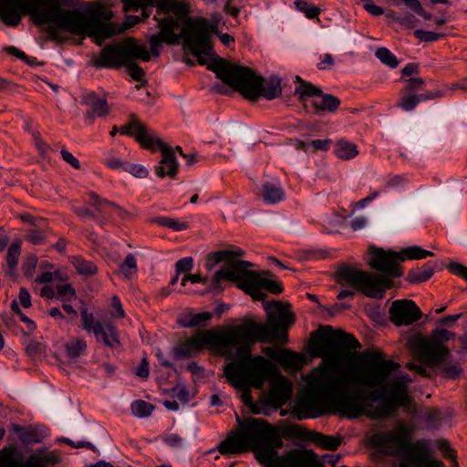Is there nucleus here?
<instances>
[{
  "label": "nucleus",
  "mask_w": 467,
  "mask_h": 467,
  "mask_svg": "<svg viewBox=\"0 0 467 467\" xmlns=\"http://www.w3.org/2000/svg\"><path fill=\"white\" fill-rule=\"evenodd\" d=\"M76 271L81 275H94L97 271V265L91 262L84 259L81 256H73L71 259Z\"/></svg>",
  "instance_id": "obj_37"
},
{
  "label": "nucleus",
  "mask_w": 467,
  "mask_h": 467,
  "mask_svg": "<svg viewBox=\"0 0 467 467\" xmlns=\"http://www.w3.org/2000/svg\"><path fill=\"white\" fill-rule=\"evenodd\" d=\"M272 435L275 443H272V455L262 463L264 467H325L318 459V455L312 450L304 448H293L285 451L281 455L278 450L284 446L283 436L300 437L302 429L297 425H289L283 428L273 425Z\"/></svg>",
  "instance_id": "obj_9"
},
{
  "label": "nucleus",
  "mask_w": 467,
  "mask_h": 467,
  "mask_svg": "<svg viewBox=\"0 0 467 467\" xmlns=\"http://www.w3.org/2000/svg\"><path fill=\"white\" fill-rule=\"evenodd\" d=\"M124 4V9L126 11H138L139 8L144 7V6H150L152 7L154 5V3L156 0H122Z\"/></svg>",
  "instance_id": "obj_51"
},
{
  "label": "nucleus",
  "mask_w": 467,
  "mask_h": 467,
  "mask_svg": "<svg viewBox=\"0 0 467 467\" xmlns=\"http://www.w3.org/2000/svg\"><path fill=\"white\" fill-rule=\"evenodd\" d=\"M410 346L418 360L428 365L440 364L449 355V348L445 345L435 342L430 336L413 337L410 340Z\"/></svg>",
  "instance_id": "obj_14"
},
{
  "label": "nucleus",
  "mask_w": 467,
  "mask_h": 467,
  "mask_svg": "<svg viewBox=\"0 0 467 467\" xmlns=\"http://www.w3.org/2000/svg\"><path fill=\"white\" fill-rule=\"evenodd\" d=\"M296 8L304 13L305 16L309 19L317 18L320 14V9L315 5H309L305 0H295Z\"/></svg>",
  "instance_id": "obj_44"
},
{
  "label": "nucleus",
  "mask_w": 467,
  "mask_h": 467,
  "mask_svg": "<svg viewBox=\"0 0 467 467\" xmlns=\"http://www.w3.org/2000/svg\"><path fill=\"white\" fill-rule=\"evenodd\" d=\"M222 16L213 12L210 20L204 17L187 18L182 26L183 33H189L190 42L194 47H209L208 40L212 41L213 34H218Z\"/></svg>",
  "instance_id": "obj_13"
},
{
  "label": "nucleus",
  "mask_w": 467,
  "mask_h": 467,
  "mask_svg": "<svg viewBox=\"0 0 467 467\" xmlns=\"http://www.w3.org/2000/svg\"><path fill=\"white\" fill-rule=\"evenodd\" d=\"M412 432L411 426L399 421L392 430L374 434L372 443L388 455L405 457L398 467H444L442 462L431 458L425 441L411 442Z\"/></svg>",
  "instance_id": "obj_7"
},
{
  "label": "nucleus",
  "mask_w": 467,
  "mask_h": 467,
  "mask_svg": "<svg viewBox=\"0 0 467 467\" xmlns=\"http://www.w3.org/2000/svg\"><path fill=\"white\" fill-rule=\"evenodd\" d=\"M400 254V256L402 259V263L405 260L423 259L428 256H433V254H434L432 252H431L429 250H425L418 245L405 247V248L401 249Z\"/></svg>",
  "instance_id": "obj_36"
},
{
  "label": "nucleus",
  "mask_w": 467,
  "mask_h": 467,
  "mask_svg": "<svg viewBox=\"0 0 467 467\" xmlns=\"http://www.w3.org/2000/svg\"><path fill=\"white\" fill-rule=\"evenodd\" d=\"M389 314L390 321L399 327L412 325L421 317L420 307L410 299L393 301Z\"/></svg>",
  "instance_id": "obj_16"
},
{
  "label": "nucleus",
  "mask_w": 467,
  "mask_h": 467,
  "mask_svg": "<svg viewBox=\"0 0 467 467\" xmlns=\"http://www.w3.org/2000/svg\"><path fill=\"white\" fill-rule=\"evenodd\" d=\"M430 337L435 342L444 345L445 342L454 339L456 334L437 325V327L431 330Z\"/></svg>",
  "instance_id": "obj_43"
},
{
  "label": "nucleus",
  "mask_w": 467,
  "mask_h": 467,
  "mask_svg": "<svg viewBox=\"0 0 467 467\" xmlns=\"http://www.w3.org/2000/svg\"><path fill=\"white\" fill-rule=\"evenodd\" d=\"M37 259L36 256L31 255L22 265V271L25 275L31 277L36 266Z\"/></svg>",
  "instance_id": "obj_61"
},
{
  "label": "nucleus",
  "mask_w": 467,
  "mask_h": 467,
  "mask_svg": "<svg viewBox=\"0 0 467 467\" xmlns=\"http://www.w3.org/2000/svg\"><path fill=\"white\" fill-rule=\"evenodd\" d=\"M360 348L358 339L341 329L334 330L330 326H323L316 332L310 349L313 356L325 357L338 349H356Z\"/></svg>",
  "instance_id": "obj_12"
},
{
  "label": "nucleus",
  "mask_w": 467,
  "mask_h": 467,
  "mask_svg": "<svg viewBox=\"0 0 467 467\" xmlns=\"http://www.w3.org/2000/svg\"><path fill=\"white\" fill-rule=\"evenodd\" d=\"M58 279L61 280V275L58 271L54 273L52 272H44L40 275H38L36 279V282L39 284H48L53 282L54 280Z\"/></svg>",
  "instance_id": "obj_62"
},
{
  "label": "nucleus",
  "mask_w": 467,
  "mask_h": 467,
  "mask_svg": "<svg viewBox=\"0 0 467 467\" xmlns=\"http://www.w3.org/2000/svg\"><path fill=\"white\" fill-rule=\"evenodd\" d=\"M72 0H0V19L8 26H16L21 12L28 14L36 25L54 23L74 35L109 36L111 26L103 25L105 9L100 4L89 3L80 9L65 10Z\"/></svg>",
  "instance_id": "obj_3"
},
{
  "label": "nucleus",
  "mask_w": 467,
  "mask_h": 467,
  "mask_svg": "<svg viewBox=\"0 0 467 467\" xmlns=\"http://www.w3.org/2000/svg\"><path fill=\"white\" fill-rule=\"evenodd\" d=\"M88 196L89 197V202L88 204L92 207H94V209L99 213H103V206L107 204L108 202V200L107 199H102L99 194H97L96 192H89L88 193Z\"/></svg>",
  "instance_id": "obj_54"
},
{
  "label": "nucleus",
  "mask_w": 467,
  "mask_h": 467,
  "mask_svg": "<svg viewBox=\"0 0 467 467\" xmlns=\"http://www.w3.org/2000/svg\"><path fill=\"white\" fill-rule=\"evenodd\" d=\"M171 13H173L175 15V20H177L178 22L180 20H183L184 23L185 20L189 18L187 16L189 14V6L184 1L173 0Z\"/></svg>",
  "instance_id": "obj_47"
},
{
  "label": "nucleus",
  "mask_w": 467,
  "mask_h": 467,
  "mask_svg": "<svg viewBox=\"0 0 467 467\" xmlns=\"http://www.w3.org/2000/svg\"><path fill=\"white\" fill-rule=\"evenodd\" d=\"M93 335L97 342L102 343L109 348L120 346L119 332L111 322L98 324Z\"/></svg>",
  "instance_id": "obj_22"
},
{
  "label": "nucleus",
  "mask_w": 467,
  "mask_h": 467,
  "mask_svg": "<svg viewBox=\"0 0 467 467\" xmlns=\"http://www.w3.org/2000/svg\"><path fill=\"white\" fill-rule=\"evenodd\" d=\"M20 253H21V243L19 241L14 242L8 246L5 261H6L8 269H9V271H8L9 275H12L15 272V270L16 269Z\"/></svg>",
  "instance_id": "obj_38"
},
{
  "label": "nucleus",
  "mask_w": 467,
  "mask_h": 467,
  "mask_svg": "<svg viewBox=\"0 0 467 467\" xmlns=\"http://www.w3.org/2000/svg\"><path fill=\"white\" fill-rule=\"evenodd\" d=\"M172 396L177 398L182 403L189 401V390L184 384L178 383L171 389Z\"/></svg>",
  "instance_id": "obj_56"
},
{
  "label": "nucleus",
  "mask_w": 467,
  "mask_h": 467,
  "mask_svg": "<svg viewBox=\"0 0 467 467\" xmlns=\"http://www.w3.org/2000/svg\"><path fill=\"white\" fill-rule=\"evenodd\" d=\"M182 39H183V47L184 49L189 51L194 57H197L198 63L200 65H205L206 59L204 57H212L213 54V44L211 40H208L209 47H194L193 44L190 42V35L189 33L182 32Z\"/></svg>",
  "instance_id": "obj_30"
},
{
  "label": "nucleus",
  "mask_w": 467,
  "mask_h": 467,
  "mask_svg": "<svg viewBox=\"0 0 467 467\" xmlns=\"http://www.w3.org/2000/svg\"><path fill=\"white\" fill-rule=\"evenodd\" d=\"M292 395V384L284 376L279 375L273 379L270 384L268 400L274 407H281L285 404Z\"/></svg>",
  "instance_id": "obj_19"
},
{
  "label": "nucleus",
  "mask_w": 467,
  "mask_h": 467,
  "mask_svg": "<svg viewBox=\"0 0 467 467\" xmlns=\"http://www.w3.org/2000/svg\"><path fill=\"white\" fill-rule=\"evenodd\" d=\"M420 103L418 95L412 94L402 97L397 103V106L405 111L413 110Z\"/></svg>",
  "instance_id": "obj_48"
},
{
  "label": "nucleus",
  "mask_w": 467,
  "mask_h": 467,
  "mask_svg": "<svg viewBox=\"0 0 467 467\" xmlns=\"http://www.w3.org/2000/svg\"><path fill=\"white\" fill-rule=\"evenodd\" d=\"M193 267V259L192 257H183L178 260L175 264L176 272L178 275L182 273H188Z\"/></svg>",
  "instance_id": "obj_60"
},
{
  "label": "nucleus",
  "mask_w": 467,
  "mask_h": 467,
  "mask_svg": "<svg viewBox=\"0 0 467 467\" xmlns=\"http://www.w3.org/2000/svg\"><path fill=\"white\" fill-rule=\"evenodd\" d=\"M234 340V333L228 330L217 332L213 330H201L190 338L179 343L173 348L177 359L188 358L209 348L222 355L233 358L229 353V344Z\"/></svg>",
  "instance_id": "obj_11"
},
{
  "label": "nucleus",
  "mask_w": 467,
  "mask_h": 467,
  "mask_svg": "<svg viewBox=\"0 0 467 467\" xmlns=\"http://www.w3.org/2000/svg\"><path fill=\"white\" fill-rule=\"evenodd\" d=\"M81 104L90 108L85 118L92 123L96 117H106L109 113V107L105 98H100L96 92L88 91L82 95Z\"/></svg>",
  "instance_id": "obj_20"
},
{
  "label": "nucleus",
  "mask_w": 467,
  "mask_h": 467,
  "mask_svg": "<svg viewBox=\"0 0 467 467\" xmlns=\"http://www.w3.org/2000/svg\"><path fill=\"white\" fill-rule=\"evenodd\" d=\"M296 82L299 85L296 87L295 94L298 96V99L301 102L305 103L306 108V102L308 101L309 94L320 92V88L313 85L311 82L304 80L299 76L296 77Z\"/></svg>",
  "instance_id": "obj_31"
},
{
  "label": "nucleus",
  "mask_w": 467,
  "mask_h": 467,
  "mask_svg": "<svg viewBox=\"0 0 467 467\" xmlns=\"http://www.w3.org/2000/svg\"><path fill=\"white\" fill-rule=\"evenodd\" d=\"M0 467H26L22 455L14 445L0 450Z\"/></svg>",
  "instance_id": "obj_28"
},
{
  "label": "nucleus",
  "mask_w": 467,
  "mask_h": 467,
  "mask_svg": "<svg viewBox=\"0 0 467 467\" xmlns=\"http://www.w3.org/2000/svg\"><path fill=\"white\" fill-rule=\"evenodd\" d=\"M137 270V259L135 255L133 254H127L124 261L119 265V271L125 277L129 278L135 274Z\"/></svg>",
  "instance_id": "obj_45"
},
{
  "label": "nucleus",
  "mask_w": 467,
  "mask_h": 467,
  "mask_svg": "<svg viewBox=\"0 0 467 467\" xmlns=\"http://www.w3.org/2000/svg\"><path fill=\"white\" fill-rule=\"evenodd\" d=\"M436 266V262H428L421 267L410 269L407 275L406 281L410 284L426 282L433 275Z\"/></svg>",
  "instance_id": "obj_29"
},
{
  "label": "nucleus",
  "mask_w": 467,
  "mask_h": 467,
  "mask_svg": "<svg viewBox=\"0 0 467 467\" xmlns=\"http://www.w3.org/2000/svg\"><path fill=\"white\" fill-rule=\"evenodd\" d=\"M261 197L265 202L275 204L285 199V191L278 181L266 182L262 186Z\"/></svg>",
  "instance_id": "obj_26"
},
{
  "label": "nucleus",
  "mask_w": 467,
  "mask_h": 467,
  "mask_svg": "<svg viewBox=\"0 0 467 467\" xmlns=\"http://www.w3.org/2000/svg\"><path fill=\"white\" fill-rule=\"evenodd\" d=\"M376 57L390 68H396L400 65V61L396 56L387 47H379L375 52Z\"/></svg>",
  "instance_id": "obj_40"
},
{
  "label": "nucleus",
  "mask_w": 467,
  "mask_h": 467,
  "mask_svg": "<svg viewBox=\"0 0 467 467\" xmlns=\"http://www.w3.org/2000/svg\"><path fill=\"white\" fill-rule=\"evenodd\" d=\"M311 440L321 448L329 451L337 450L341 443L339 437L325 435L317 431L311 433Z\"/></svg>",
  "instance_id": "obj_32"
},
{
  "label": "nucleus",
  "mask_w": 467,
  "mask_h": 467,
  "mask_svg": "<svg viewBox=\"0 0 467 467\" xmlns=\"http://www.w3.org/2000/svg\"><path fill=\"white\" fill-rule=\"evenodd\" d=\"M127 63L124 47L120 42L104 47L93 64L97 68H119Z\"/></svg>",
  "instance_id": "obj_17"
},
{
  "label": "nucleus",
  "mask_w": 467,
  "mask_h": 467,
  "mask_svg": "<svg viewBox=\"0 0 467 467\" xmlns=\"http://www.w3.org/2000/svg\"><path fill=\"white\" fill-rule=\"evenodd\" d=\"M264 307L266 312L265 323L250 320L228 329V333H234V337L229 348L236 347V357L224 366L223 372L234 388L253 386L261 389L275 370L270 360L260 355H252L253 344H285L288 341L287 330L295 323V315L288 309L290 305L284 306L274 300L266 302Z\"/></svg>",
  "instance_id": "obj_2"
},
{
  "label": "nucleus",
  "mask_w": 467,
  "mask_h": 467,
  "mask_svg": "<svg viewBox=\"0 0 467 467\" xmlns=\"http://www.w3.org/2000/svg\"><path fill=\"white\" fill-rule=\"evenodd\" d=\"M448 269L451 273H452L455 275H458L467 281V266L460 264V263H451L448 265Z\"/></svg>",
  "instance_id": "obj_63"
},
{
  "label": "nucleus",
  "mask_w": 467,
  "mask_h": 467,
  "mask_svg": "<svg viewBox=\"0 0 467 467\" xmlns=\"http://www.w3.org/2000/svg\"><path fill=\"white\" fill-rule=\"evenodd\" d=\"M56 290L57 298L60 300L69 301L76 296L75 289L69 284L57 285Z\"/></svg>",
  "instance_id": "obj_49"
},
{
  "label": "nucleus",
  "mask_w": 467,
  "mask_h": 467,
  "mask_svg": "<svg viewBox=\"0 0 467 467\" xmlns=\"http://www.w3.org/2000/svg\"><path fill=\"white\" fill-rule=\"evenodd\" d=\"M367 265L377 273L341 264L335 275L341 286L352 287L366 297L382 299L387 290L394 285L392 278L403 275L400 252L385 250L373 244L368 246Z\"/></svg>",
  "instance_id": "obj_4"
},
{
  "label": "nucleus",
  "mask_w": 467,
  "mask_h": 467,
  "mask_svg": "<svg viewBox=\"0 0 467 467\" xmlns=\"http://www.w3.org/2000/svg\"><path fill=\"white\" fill-rule=\"evenodd\" d=\"M463 316L462 313L443 317L437 320L436 324L443 328H452L456 322Z\"/></svg>",
  "instance_id": "obj_57"
},
{
  "label": "nucleus",
  "mask_w": 467,
  "mask_h": 467,
  "mask_svg": "<svg viewBox=\"0 0 467 467\" xmlns=\"http://www.w3.org/2000/svg\"><path fill=\"white\" fill-rule=\"evenodd\" d=\"M244 254L245 252L237 246H231L228 249L209 254L206 261V268L208 270H211L218 263H225L214 274L211 290L220 289L222 281L229 280L234 282L238 288L256 300L264 299L265 294L262 292L263 289L274 295L282 293L283 286L279 282L265 277L274 276L270 271L257 272L249 270L248 268L254 265L251 262L237 259Z\"/></svg>",
  "instance_id": "obj_5"
},
{
  "label": "nucleus",
  "mask_w": 467,
  "mask_h": 467,
  "mask_svg": "<svg viewBox=\"0 0 467 467\" xmlns=\"http://www.w3.org/2000/svg\"><path fill=\"white\" fill-rule=\"evenodd\" d=\"M80 316L83 329L88 333H94V330L97 329V325L102 324L100 321L96 320L93 313L89 312L87 307L81 308Z\"/></svg>",
  "instance_id": "obj_41"
},
{
  "label": "nucleus",
  "mask_w": 467,
  "mask_h": 467,
  "mask_svg": "<svg viewBox=\"0 0 467 467\" xmlns=\"http://www.w3.org/2000/svg\"><path fill=\"white\" fill-rule=\"evenodd\" d=\"M124 170L138 178H145L149 174L148 170L140 164H127Z\"/></svg>",
  "instance_id": "obj_58"
},
{
  "label": "nucleus",
  "mask_w": 467,
  "mask_h": 467,
  "mask_svg": "<svg viewBox=\"0 0 467 467\" xmlns=\"http://www.w3.org/2000/svg\"><path fill=\"white\" fill-rule=\"evenodd\" d=\"M111 306L113 311L111 312L112 317L123 318L125 317V311L122 307L120 299L117 296H113L111 298Z\"/></svg>",
  "instance_id": "obj_64"
},
{
  "label": "nucleus",
  "mask_w": 467,
  "mask_h": 467,
  "mask_svg": "<svg viewBox=\"0 0 467 467\" xmlns=\"http://www.w3.org/2000/svg\"><path fill=\"white\" fill-rule=\"evenodd\" d=\"M130 408L133 415L140 418L150 416L154 410L152 404L141 400L133 401Z\"/></svg>",
  "instance_id": "obj_42"
},
{
  "label": "nucleus",
  "mask_w": 467,
  "mask_h": 467,
  "mask_svg": "<svg viewBox=\"0 0 467 467\" xmlns=\"http://www.w3.org/2000/svg\"><path fill=\"white\" fill-rule=\"evenodd\" d=\"M127 62H133L135 59L149 61L150 54L144 44H139L134 38H126L122 41Z\"/></svg>",
  "instance_id": "obj_24"
},
{
  "label": "nucleus",
  "mask_w": 467,
  "mask_h": 467,
  "mask_svg": "<svg viewBox=\"0 0 467 467\" xmlns=\"http://www.w3.org/2000/svg\"><path fill=\"white\" fill-rule=\"evenodd\" d=\"M65 349L67 356L70 359H77L86 353L87 342L84 338H72L71 340L66 343Z\"/></svg>",
  "instance_id": "obj_34"
},
{
  "label": "nucleus",
  "mask_w": 467,
  "mask_h": 467,
  "mask_svg": "<svg viewBox=\"0 0 467 467\" xmlns=\"http://www.w3.org/2000/svg\"><path fill=\"white\" fill-rule=\"evenodd\" d=\"M126 67L129 75L136 81L146 82L144 70L134 62H128Z\"/></svg>",
  "instance_id": "obj_50"
},
{
  "label": "nucleus",
  "mask_w": 467,
  "mask_h": 467,
  "mask_svg": "<svg viewBox=\"0 0 467 467\" xmlns=\"http://www.w3.org/2000/svg\"><path fill=\"white\" fill-rule=\"evenodd\" d=\"M61 462V457L56 451L40 448L30 454L26 461V467H51Z\"/></svg>",
  "instance_id": "obj_23"
},
{
  "label": "nucleus",
  "mask_w": 467,
  "mask_h": 467,
  "mask_svg": "<svg viewBox=\"0 0 467 467\" xmlns=\"http://www.w3.org/2000/svg\"><path fill=\"white\" fill-rule=\"evenodd\" d=\"M108 18L109 17L107 16V14L105 13V17L100 19V23L103 24V25H109V26H111V30L110 31H112V34L110 36H105V37H102V36L100 37L99 36H91L90 37H94L95 41H96V43L98 45H101V43L105 39L112 37L113 36H115L117 34H120V33L124 32L125 30L134 26L140 20L138 16H126V18L124 19L122 24L119 26V25H117L115 23H112V22H105V21H103L104 19H108Z\"/></svg>",
  "instance_id": "obj_27"
},
{
  "label": "nucleus",
  "mask_w": 467,
  "mask_h": 467,
  "mask_svg": "<svg viewBox=\"0 0 467 467\" xmlns=\"http://www.w3.org/2000/svg\"><path fill=\"white\" fill-rule=\"evenodd\" d=\"M11 309L13 312L19 317L20 320L26 324L27 328L30 332L34 331L36 327V323L31 320L29 317H27L19 308L18 304L16 301H13L11 303Z\"/></svg>",
  "instance_id": "obj_55"
},
{
  "label": "nucleus",
  "mask_w": 467,
  "mask_h": 467,
  "mask_svg": "<svg viewBox=\"0 0 467 467\" xmlns=\"http://www.w3.org/2000/svg\"><path fill=\"white\" fill-rule=\"evenodd\" d=\"M400 367L379 351L366 350L347 368H339L334 361L315 368L306 379V391L317 400H335L338 411L348 419L362 415L385 419L411 403L410 376L389 379Z\"/></svg>",
  "instance_id": "obj_1"
},
{
  "label": "nucleus",
  "mask_w": 467,
  "mask_h": 467,
  "mask_svg": "<svg viewBox=\"0 0 467 467\" xmlns=\"http://www.w3.org/2000/svg\"><path fill=\"white\" fill-rule=\"evenodd\" d=\"M150 222L160 226L171 229L175 232H181L186 230L189 227L188 222L180 221L179 219L166 216L153 217L150 219Z\"/></svg>",
  "instance_id": "obj_33"
},
{
  "label": "nucleus",
  "mask_w": 467,
  "mask_h": 467,
  "mask_svg": "<svg viewBox=\"0 0 467 467\" xmlns=\"http://www.w3.org/2000/svg\"><path fill=\"white\" fill-rule=\"evenodd\" d=\"M207 68L214 72L224 84L252 101L257 100L260 97L270 100L281 95L282 88L278 78H270L264 86V78L257 76L248 67L234 64L224 58L215 57L207 65Z\"/></svg>",
  "instance_id": "obj_6"
},
{
  "label": "nucleus",
  "mask_w": 467,
  "mask_h": 467,
  "mask_svg": "<svg viewBox=\"0 0 467 467\" xmlns=\"http://www.w3.org/2000/svg\"><path fill=\"white\" fill-rule=\"evenodd\" d=\"M252 386H247L246 388H235L238 390L242 391L241 394V400L247 406H249L252 409V411L254 413H259V410H256L254 407V404L253 402V398L251 395L250 388Z\"/></svg>",
  "instance_id": "obj_59"
},
{
  "label": "nucleus",
  "mask_w": 467,
  "mask_h": 467,
  "mask_svg": "<svg viewBox=\"0 0 467 467\" xmlns=\"http://www.w3.org/2000/svg\"><path fill=\"white\" fill-rule=\"evenodd\" d=\"M271 359L276 361L287 371H297L306 364V358L303 354L288 349H279L266 347L263 349Z\"/></svg>",
  "instance_id": "obj_18"
},
{
  "label": "nucleus",
  "mask_w": 467,
  "mask_h": 467,
  "mask_svg": "<svg viewBox=\"0 0 467 467\" xmlns=\"http://www.w3.org/2000/svg\"><path fill=\"white\" fill-rule=\"evenodd\" d=\"M335 154L341 160H350L358 154L357 146L347 140H339L335 147Z\"/></svg>",
  "instance_id": "obj_35"
},
{
  "label": "nucleus",
  "mask_w": 467,
  "mask_h": 467,
  "mask_svg": "<svg viewBox=\"0 0 467 467\" xmlns=\"http://www.w3.org/2000/svg\"><path fill=\"white\" fill-rule=\"evenodd\" d=\"M441 375L445 379H456L462 374V368L457 362L445 363L441 367Z\"/></svg>",
  "instance_id": "obj_46"
},
{
  "label": "nucleus",
  "mask_w": 467,
  "mask_h": 467,
  "mask_svg": "<svg viewBox=\"0 0 467 467\" xmlns=\"http://www.w3.org/2000/svg\"><path fill=\"white\" fill-rule=\"evenodd\" d=\"M309 103L312 107L311 112L315 115H322L324 112L333 113L337 111L340 105V99L331 94H327L322 91L315 94H309Z\"/></svg>",
  "instance_id": "obj_21"
},
{
  "label": "nucleus",
  "mask_w": 467,
  "mask_h": 467,
  "mask_svg": "<svg viewBox=\"0 0 467 467\" xmlns=\"http://www.w3.org/2000/svg\"><path fill=\"white\" fill-rule=\"evenodd\" d=\"M272 428L273 425L262 418H249L242 423L239 432L221 441L217 450L223 455L251 451L262 464L272 455L269 445L275 443Z\"/></svg>",
  "instance_id": "obj_8"
},
{
  "label": "nucleus",
  "mask_w": 467,
  "mask_h": 467,
  "mask_svg": "<svg viewBox=\"0 0 467 467\" xmlns=\"http://www.w3.org/2000/svg\"><path fill=\"white\" fill-rule=\"evenodd\" d=\"M395 22L406 28H413L419 24V19L413 14L404 13L395 17Z\"/></svg>",
  "instance_id": "obj_53"
},
{
  "label": "nucleus",
  "mask_w": 467,
  "mask_h": 467,
  "mask_svg": "<svg viewBox=\"0 0 467 467\" xmlns=\"http://www.w3.org/2000/svg\"><path fill=\"white\" fill-rule=\"evenodd\" d=\"M212 318L210 312H202L198 314H190L183 319L180 320V326L182 327H193L196 326L205 325Z\"/></svg>",
  "instance_id": "obj_39"
},
{
  "label": "nucleus",
  "mask_w": 467,
  "mask_h": 467,
  "mask_svg": "<svg viewBox=\"0 0 467 467\" xmlns=\"http://www.w3.org/2000/svg\"><path fill=\"white\" fill-rule=\"evenodd\" d=\"M12 429L23 443H40L47 436V431L42 427H22L13 424Z\"/></svg>",
  "instance_id": "obj_25"
},
{
  "label": "nucleus",
  "mask_w": 467,
  "mask_h": 467,
  "mask_svg": "<svg viewBox=\"0 0 467 467\" xmlns=\"http://www.w3.org/2000/svg\"><path fill=\"white\" fill-rule=\"evenodd\" d=\"M414 36L416 38L422 42H434L443 37V34L437 33L433 31H426L422 29H417L414 31Z\"/></svg>",
  "instance_id": "obj_52"
},
{
  "label": "nucleus",
  "mask_w": 467,
  "mask_h": 467,
  "mask_svg": "<svg viewBox=\"0 0 467 467\" xmlns=\"http://www.w3.org/2000/svg\"><path fill=\"white\" fill-rule=\"evenodd\" d=\"M122 135L134 137L135 140L145 149L155 151L160 149L161 151V161L155 167L156 174L163 178L169 176L174 178L178 171V162L173 150L165 144L157 134L150 130L142 122L139 121L134 114L130 116L128 124L119 128Z\"/></svg>",
  "instance_id": "obj_10"
},
{
  "label": "nucleus",
  "mask_w": 467,
  "mask_h": 467,
  "mask_svg": "<svg viewBox=\"0 0 467 467\" xmlns=\"http://www.w3.org/2000/svg\"><path fill=\"white\" fill-rule=\"evenodd\" d=\"M160 32L152 35L150 39V52L153 57H159L161 49V43L176 45L182 38V32L176 34L180 28V23L171 16L165 17L159 21Z\"/></svg>",
  "instance_id": "obj_15"
}]
</instances>
